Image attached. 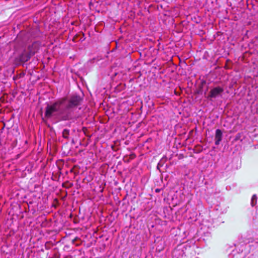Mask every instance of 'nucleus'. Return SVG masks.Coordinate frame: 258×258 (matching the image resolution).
<instances>
[{"label": "nucleus", "mask_w": 258, "mask_h": 258, "mask_svg": "<svg viewBox=\"0 0 258 258\" xmlns=\"http://www.w3.org/2000/svg\"><path fill=\"white\" fill-rule=\"evenodd\" d=\"M40 43L34 42L29 45L27 50L24 49L19 55V59L21 62H25L28 61L39 49Z\"/></svg>", "instance_id": "2"}, {"label": "nucleus", "mask_w": 258, "mask_h": 258, "mask_svg": "<svg viewBox=\"0 0 258 258\" xmlns=\"http://www.w3.org/2000/svg\"><path fill=\"white\" fill-rule=\"evenodd\" d=\"M222 132L220 129H217L216 131V134L215 137V144L216 145H219L222 139Z\"/></svg>", "instance_id": "4"}, {"label": "nucleus", "mask_w": 258, "mask_h": 258, "mask_svg": "<svg viewBox=\"0 0 258 258\" xmlns=\"http://www.w3.org/2000/svg\"><path fill=\"white\" fill-rule=\"evenodd\" d=\"M81 97L77 95L60 98L47 105L45 117L56 121L70 120L73 118L74 110L81 104Z\"/></svg>", "instance_id": "1"}, {"label": "nucleus", "mask_w": 258, "mask_h": 258, "mask_svg": "<svg viewBox=\"0 0 258 258\" xmlns=\"http://www.w3.org/2000/svg\"><path fill=\"white\" fill-rule=\"evenodd\" d=\"M69 135V130L64 129L62 132V136L64 138H68Z\"/></svg>", "instance_id": "6"}, {"label": "nucleus", "mask_w": 258, "mask_h": 258, "mask_svg": "<svg viewBox=\"0 0 258 258\" xmlns=\"http://www.w3.org/2000/svg\"><path fill=\"white\" fill-rule=\"evenodd\" d=\"M257 197L256 195H253L251 199V205L252 207L254 206L256 204Z\"/></svg>", "instance_id": "5"}, {"label": "nucleus", "mask_w": 258, "mask_h": 258, "mask_svg": "<svg viewBox=\"0 0 258 258\" xmlns=\"http://www.w3.org/2000/svg\"><path fill=\"white\" fill-rule=\"evenodd\" d=\"M159 190H159V189H156V191L157 192H159Z\"/></svg>", "instance_id": "7"}, {"label": "nucleus", "mask_w": 258, "mask_h": 258, "mask_svg": "<svg viewBox=\"0 0 258 258\" xmlns=\"http://www.w3.org/2000/svg\"><path fill=\"white\" fill-rule=\"evenodd\" d=\"M223 91L224 89L222 87L217 86L214 87L210 90L207 98L209 100L212 101L213 98L215 99L219 97H221Z\"/></svg>", "instance_id": "3"}]
</instances>
